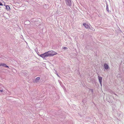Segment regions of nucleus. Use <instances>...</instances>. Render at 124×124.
I'll return each instance as SVG.
<instances>
[{"label": "nucleus", "mask_w": 124, "mask_h": 124, "mask_svg": "<svg viewBox=\"0 0 124 124\" xmlns=\"http://www.w3.org/2000/svg\"><path fill=\"white\" fill-rule=\"evenodd\" d=\"M0 91L1 92H2L3 91V90H0Z\"/></svg>", "instance_id": "4468645a"}, {"label": "nucleus", "mask_w": 124, "mask_h": 124, "mask_svg": "<svg viewBox=\"0 0 124 124\" xmlns=\"http://www.w3.org/2000/svg\"><path fill=\"white\" fill-rule=\"evenodd\" d=\"M98 78L99 81L100 82L101 85V83L102 82V78L99 77V76H98Z\"/></svg>", "instance_id": "39448f33"}, {"label": "nucleus", "mask_w": 124, "mask_h": 124, "mask_svg": "<svg viewBox=\"0 0 124 124\" xmlns=\"http://www.w3.org/2000/svg\"><path fill=\"white\" fill-rule=\"evenodd\" d=\"M40 78L39 77H38L36 79V81L40 79Z\"/></svg>", "instance_id": "1a4fd4ad"}, {"label": "nucleus", "mask_w": 124, "mask_h": 124, "mask_svg": "<svg viewBox=\"0 0 124 124\" xmlns=\"http://www.w3.org/2000/svg\"><path fill=\"white\" fill-rule=\"evenodd\" d=\"M6 9L7 11H9L10 10V8L8 5L6 6Z\"/></svg>", "instance_id": "0eeeda50"}, {"label": "nucleus", "mask_w": 124, "mask_h": 124, "mask_svg": "<svg viewBox=\"0 0 124 124\" xmlns=\"http://www.w3.org/2000/svg\"><path fill=\"white\" fill-rule=\"evenodd\" d=\"M104 67L105 69L107 70L108 68V65L106 63H105L104 65Z\"/></svg>", "instance_id": "423d86ee"}, {"label": "nucleus", "mask_w": 124, "mask_h": 124, "mask_svg": "<svg viewBox=\"0 0 124 124\" xmlns=\"http://www.w3.org/2000/svg\"><path fill=\"white\" fill-rule=\"evenodd\" d=\"M38 55L44 59H45L46 57L48 56L47 52L40 55L38 54Z\"/></svg>", "instance_id": "f03ea898"}, {"label": "nucleus", "mask_w": 124, "mask_h": 124, "mask_svg": "<svg viewBox=\"0 0 124 124\" xmlns=\"http://www.w3.org/2000/svg\"><path fill=\"white\" fill-rule=\"evenodd\" d=\"M83 25L85 26V27L87 29L90 28V26L88 24L85 23H83Z\"/></svg>", "instance_id": "20e7f679"}, {"label": "nucleus", "mask_w": 124, "mask_h": 124, "mask_svg": "<svg viewBox=\"0 0 124 124\" xmlns=\"http://www.w3.org/2000/svg\"><path fill=\"white\" fill-rule=\"evenodd\" d=\"M4 6H6V5H5V4H4Z\"/></svg>", "instance_id": "2eb2a0df"}, {"label": "nucleus", "mask_w": 124, "mask_h": 124, "mask_svg": "<svg viewBox=\"0 0 124 124\" xmlns=\"http://www.w3.org/2000/svg\"><path fill=\"white\" fill-rule=\"evenodd\" d=\"M5 64L4 63H0V66H5Z\"/></svg>", "instance_id": "6e6552de"}, {"label": "nucleus", "mask_w": 124, "mask_h": 124, "mask_svg": "<svg viewBox=\"0 0 124 124\" xmlns=\"http://www.w3.org/2000/svg\"><path fill=\"white\" fill-rule=\"evenodd\" d=\"M48 56H53L54 55L57 54V53L53 51H49L47 52Z\"/></svg>", "instance_id": "f257e3e1"}, {"label": "nucleus", "mask_w": 124, "mask_h": 124, "mask_svg": "<svg viewBox=\"0 0 124 124\" xmlns=\"http://www.w3.org/2000/svg\"><path fill=\"white\" fill-rule=\"evenodd\" d=\"M5 67L7 68H9V67L7 65H5Z\"/></svg>", "instance_id": "ddd939ff"}, {"label": "nucleus", "mask_w": 124, "mask_h": 124, "mask_svg": "<svg viewBox=\"0 0 124 124\" xmlns=\"http://www.w3.org/2000/svg\"><path fill=\"white\" fill-rule=\"evenodd\" d=\"M66 2L67 4L69 6L71 5V2L70 0H66Z\"/></svg>", "instance_id": "7ed1b4c3"}, {"label": "nucleus", "mask_w": 124, "mask_h": 124, "mask_svg": "<svg viewBox=\"0 0 124 124\" xmlns=\"http://www.w3.org/2000/svg\"><path fill=\"white\" fill-rule=\"evenodd\" d=\"M63 48V49H67V47H64Z\"/></svg>", "instance_id": "f8f14e48"}, {"label": "nucleus", "mask_w": 124, "mask_h": 124, "mask_svg": "<svg viewBox=\"0 0 124 124\" xmlns=\"http://www.w3.org/2000/svg\"><path fill=\"white\" fill-rule=\"evenodd\" d=\"M106 10L108 11V6H107V8H106Z\"/></svg>", "instance_id": "9d476101"}, {"label": "nucleus", "mask_w": 124, "mask_h": 124, "mask_svg": "<svg viewBox=\"0 0 124 124\" xmlns=\"http://www.w3.org/2000/svg\"><path fill=\"white\" fill-rule=\"evenodd\" d=\"M3 4L1 3V2L0 1V6H3Z\"/></svg>", "instance_id": "9b49d317"}]
</instances>
